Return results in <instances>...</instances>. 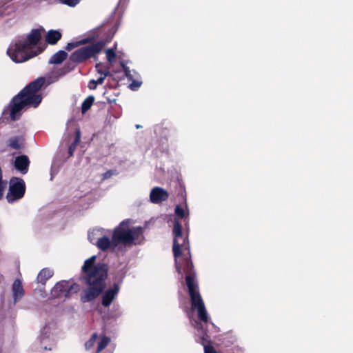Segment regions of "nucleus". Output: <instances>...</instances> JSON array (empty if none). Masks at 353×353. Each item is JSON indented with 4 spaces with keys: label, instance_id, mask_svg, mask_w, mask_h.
<instances>
[{
    "label": "nucleus",
    "instance_id": "nucleus-30",
    "mask_svg": "<svg viewBox=\"0 0 353 353\" xmlns=\"http://www.w3.org/2000/svg\"><path fill=\"white\" fill-rule=\"evenodd\" d=\"M141 85V82L139 81H133L130 85V88L132 90H137Z\"/></svg>",
    "mask_w": 353,
    "mask_h": 353
},
{
    "label": "nucleus",
    "instance_id": "nucleus-14",
    "mask_svg": "<svg viewBox=\"0 0 353 353\" xmlns=\"http://www.w3.org/2000/svg\"><path fill=\"white\" fill-rule=\"evenodd\" d=\"M24 295V290L22 287V284L20 280L17 279L14 281L12 285V296L14 299V303H16Z\"/></svg>",
    "mask_w": 353,
    "mask_h": 353
},
{
    "label": "nucleus",
    "instance_id": "nucleus-20",
    "mask_svg": "<svg viewBox=\"0 0 353 353\" xmlns=\"http://www.w3.org/2000/svg\"><path fill=\"white\" fill-rule=\"evenodd\" d=\"M65 297H68L73 294L77 293L80 290V286L75 283L67 281V288H65Z\"/></svg>",
    "mask_w": 353,
    "mask_h": 353
},
{
    "label": "nucleus",
    "instance_id": "nucleus-6",
    "mask_svg": "<svg viewBox=\"0 0 353 353\" xmlns=\"http://www.w3.org/2000/svg\"><path fill=\"white\" fill-rule=\"evenodd\" d=\"M26 192V184L22 179L12 177L10 180L9 190L6 194V199L9 203H14L21 199Z\"/></svg>",
    "mask_w": 353,
    "mask_h": 353
},
{
    "label": "nucleus",
    "instance_id": "nucleus-28",
    "mask_svg": "<svg viewBox=\"0 0 353 353\" xmlns=\"http://www.w3.org/2000/svg\"><path fill=\"white\" fill-rule=\"evenodd\" d=\"M61 3L65 4L70 7H74L77 5L81 0H59Z\"/></svg>",
    "mask_w": 353,
    "mask_h": 353
},
{
    "label": "nucleus",
    "instance_id": "nucleus-11",
    "mask_svg": "<svg viewBox=\"0 0 353 353\" xmlns=\"http://www.w3.org/2000/svg\"><path fill=\"white\" fill-rule=\"evenodd\" d=\"M29 159L25 155H21L16 157L14 160L15 168L22 174L27 173L29 166Z\"/></svg>",
    "mask_w": 353,
    "mask_h": 353
},
{
    "label": "nucleus",
    "instance_id": "nucleus-24",
    "mask_svg": "<svg viewBox=\"0 0 353 353\" xmlns=\"http://www.w3.org/2000/svg\"><path fill=\"white\" fill-rule=\"evenodd\" d=\"M80 139H81V132H80L79 130H77L76 132L75 140H74V143L71 144V145L70 146L69 150H68V153H69L70 156L73 155V152H74L77 144L80 141Z\"/></svg>",
    "mask_w": 353,
    "mask_h": 353
},
{
    "label": "nucleus",
    "instance_id": "nucleus-22",
    "mask_svg": "<svg viewBox=\"0 0 353 353\" xmlns=\"http://www.w3.org/2000/svg\"><path fill=\"white\" fill-rule=\"evenodd\" d=\"M9 146L13 149H19L23 145L21 137H14L9 140Z\"/></svg>",
    "mask_w": 353,
    "mask_h": 353
},
{
    "label": "nucleus",
    "instance_id": "nucleus-8",
    "mask_svg": "<svg viewBox=\"0 0 353 353\" xmlns=\"http://www.w3.org/2000/svg\"><path fill=\"white\" fill-rule=\"evenodd\" d=\"M196 328L198 331V334L200 336V338L202 341V344L204 347L205 353H216V351L211 347L206 345L209 342V336L205 333V330L203 329L202 325L201 323L196 322Z\"/></svg>",
    "mask_w": 353,
    "mask_h": 353
},
{
    "label": "nucleus",
    "instance_id": "nucleus-18",
    "mask_svg": "<svg viewBox=\"0 0 353 353\" xmlns=\"http://www.w3.org/2000/svg\"><path fill=\"white\" fill-rule=\"evenodd\" d=\"M67 57V53L65 51L60 50L55 53L50 59L49 63L52 64H59Z\"/></svg>",
    "mask_w": 353,
    "mask_h": 353
},
{
    "label": "nucleus",
    "instance_id": "nucleus-19",
    "mask_svg": "<svg viewBox=\"0 0 353 353\" xmlns=\"http://www.w3.org/2000/svg\"><path fill=\"white\" fill-rule=\"evenodd\" d=\"M87 59L82 48L74 52L70 57V59L74 62H81Z\"/></svg>",
    "mask_w": 353,
    "mask_h": 353
},
{
    "label": "nucleus",
    "instance_id": "nucleus-25",
    "mask_svg": "<svg viewBox=\"0 0 353 353\" xmlns=\"http://www.w3.org/2000/svg\"><path fill=\"white\" fill-rule=\"evenodd\" d=\"M94 101V97L90 96L88 97L82 103V112L84 113L88 110Z\"/></svg>",
    "mask_w": 353,
    "mask_h": 353
},
{
    "label": "nucleus",
    "instance_id": "nucleus-13",
    "mask_svg": "<svg viewBox=\"0 0 353 353\" xmlns=\"http://www.w3.org/2000/svg\"><path fill=\"white\" fill-rule=\"evenodd\" d=\"M67 281H61L56 283L51 290V296L53 298L65 296Z\"/></svg>",
    "mask_w": 353,
    "mask_h": 353
},
{
    "label": "nucleus",
    "instance_id": "nucleus-3",
    "mask_svg": "<svg viewBox=\"0 0 353 353\" xmlns=\"http://www.w3.org/2000/svg\"><path fill=\"white\" fill-rule=\"evenodd\" d=\"M97 256H92L86 259L82 266V272L88 288L83 290L81 300L90 302L97 298L105 287L108 266L103 263H97Z\"/></svg>",
    "mask_w": 353,
    "mask_h": 353
},
{
    "label": "nucleus",
    "instance_id": "nucleus-9",
    "mask_svg": "<svg viewBox=\"0 0 353 353\" xmlns=\"http://www.w3.org/2000/svg\"><path fill=\"white\" fill-rule=\"evenodd\" d=\"M119 290V288L117 285H114L112 288L107 290L103 294L102 305L108 307L117 295Z\"/></svg>",
    "mask_w": 353,
    "mask_h": 353
},
{
    "label": "nucleus",
    "instance_id": "nucleus-4",
    "mask_svg": "<svg viewBox=\"0 0 353 353\" xmlns=\"http://www.w3.org/2000/svg\"><path fill=\"white\" fill-rule=\"evenodd\" d=\"M54 80H46L41 77L30 83L26 86L12 102L10 108V117L12 120L18 119L21 115V111L29 107H37L42 100L41 88L46 84L48 85Z\"/></svg>",
    "mask_w": 353,
    "mask_h": 353
},
{
    "label": "nucleus",
    "instance_id": "nucleus-1",
    "mask_svg": "<svg viewBox=\"0 0 353 353\" xmlns=\"http://www.w3.org/2000/svg\"><path fill=\"white\" fill-rule=\"evenodd\" d=\"M173 234V252L176 270L180 274H186L185 283L190 296L192 310L197 311L200 321L207 323L209 317L192 270L188 241L187 236L183 235L181 225L176 220L174 224Z\"/></svg>",
    "mask_w": 353,
    "mask_h": 353
},
{
    "label": "nucleus",
    "instance_id": "nucleus-31",
    "mask_svg": "<svg viewBox=\"0 0 353 353\" xmlns=\"http://www.w3.org/2000/svg\"><path fill=\"white\" fill-rule=\"evenodd\" d=\"M77 46L76 43H69L66 46V50H70Z\"/></svg>",
    "mask_w": 353,
    "mask_h": 353
},
{
    "label": "nucleus",
    "instance_id": "nucleus-15",
    "mask_svg": "<svg viewBox=\"0 0 353 353\" xmlns=\"http://www.w3.org/2000/svg\"><path fill=\"white\" fill-rule=\"evenodd\" d=\"M53 275V271L49 268L42 269L37 276V281L44 285L48 279L52 277Z\"/></svg>",
    "mask_w": 353,
    "mask_h": 353
},
{
    "label": "nucleus",
    "instance_id": "nucleus-17",
    "mask_svg": "<svg viewBox=\"0 0 353 353\" xmlns=\"http://www.w3.org/2000/svg\"><path fill=\"white\" fill-rule=\"evenodd\" d=\"M61 34L60 32L51 30L47 33L46 41L48 43L54 44L61 39Z\"/></svg>",
    "mask_w": 353,
    "mask_h": 353
},
{
    "label": "nucleus",
    "instance_id": "nucleus-33",
    "mask_svg": "<svg viewBox=\"0 0 353 353\" xmlns=\"http://www.w3.org/2000/svg\"><path fill=\"white\" fill-rule=\"evenodd\" d=\"M129 72H130V71H129V70H125V74H126V75H127L128 77L129 76V74H128Z\"/></svg>",
    "mask_w": 353,
    "mask_h": 353
},
{
    "label": "nucleus",
    "instance_id": "nucleus-27",
    "mask_svg": "<svg viewBox=\"0 0 353 353\" xmlns=\"http://www.w3.org/2000/svg\"><path fill=\"white\" fill-rule=\"evenodd\" d=\"M106 58L109 63H112L115 61L116 54L114 53V49H108L105 51Z\"/></svg>",
    "mask_w": 353,
    "mask_h": 353
},
{
    "label": "nucleus",
    "instance_id": "nucleus-16",
    "mask_svg": "<svg viewBox=\"0 0 353 353\" xmlns=\"http://www.w3.org/2000/svg\"><path fill=\"white\" fill-rule=\"evenodd\" d=\"M174 211L176 215L181 219H186L189 216V210L186 202L183 205H176Z\"/></svg>",
    "mask_w": 353,
    "mask_h": 353
},
{
    "label": "nucleus",
    "instance_id": "nucleus-10",
    "mask_svg": "<svg viewBox=\"0 0 353 353\" xmlns=\"http://www.w3.org/2000/svg\"><path fill=\"white\" fill-rule=\"evenodd\" d=\"M105 44L103 41H99L91 45L83 47L82 48L87 58L89 59L98 54L103 48Z\"/></svg>",
    "mask_w": 353,
    "mask_h": 353
},
{
    "label": "nucleus",
    "instance_id": "nucleus-5",
    "mask_svg": "<svg viewBox=\"0 0 353 353\" xmlns=\"http://www.w3.org/2000/svg\"><path fill=\"white\" fill-rule=\"evenodd\" d=\"M40 38L41 31L33 30L28 39H19L12 42L8 48V55L16 63H21L37 56L41 52L37 46Z\"/></svg>",
    "mask_w": 353,
    "mask_h": 353
},
{
    "label": "nucleus",
    "instance_id": "nucleus-29",
    "mask_svg": "<svg viewBox=\"0 0 353 353\" xmlns=\"http://www.w3.org/2000/svg\"><path fill=\"white\" fill-rule=\"evenodd\" d=\"M96 69L100 76L103 75V73H106V77L109 74V70L108 69H103L101 64H97Z\"/></svg>",
    "mask_w": 353,
    "mask_h": 353
},
{
    "label": "nucleus",
    "instance_id": "nucleus-32",
    "mask_svg": "<svg viewBox=\"0 0 353 353\" xmlns=\"http://www.w3.org/2000/svg\"><path fill=\"white\" fill-rule=\"evenodd\" d=\"M117 31V29L116 28H112L111 30V37L109 39V40H110L112 39V37H113V35L114 34V33L116 32Z\"/></svg>",
    "mask_w": 353,
    "mask_h": 353
},
{
    "label": "nucleus",
    "instance_id": "nucleus-7",
    "mask_svg": "<svg viewBox=\"0 0 353 353\" xmlns=\"http://www.w3.org/2000/svg\"><path fill=\"white\" fill-rule=\"evenodd\" d=\"M169 194L164 189L155 187L152 189L150 194V200L152 203H159L168 199Z\"/></svg>",
    "mask_w": 353,
    "mask_h": 353
},
{
    "label": "nucleus",
    "instance_id": "nucleus-23",
    "mask_svg": "<svg viewBox=\"0 0 353 353\" xmlns=\"http://www.w3.org/2000/svg\"><path fill=\"white\" fill-rule=\"evenodd\" d=\"M106 77V73H103V75L100 76L97 80L92 79L88 83V88L90 89H95L97 85L102 84L104 79Z\"/></svg>",
    "mask_w": 353,
    "mask_h": 353
},
{
    "label": "nucleus",
    "instance_id": "nucleus-34",
    "mask_svg": "<svg viewBox=\"0 0 353 353\" xmlns=\"http://www.w3.org/2000/svg\"><path fill=\"white\" fill-rule=\"evenodd\" d=\"M81 43H86V41L83 40V41H81Z\"/></svg>",
    "mask_w": 353,
    "mask_h": 353
},
{
    "label": "nucleus",
    "instance_id": "nucleus-12",
    "mask_svg": "<svg viewBox=\"0 0 353 353\" xmlns=\"http://www.w3.org/2000/svg\"><path fill=\"white\" fill-rule=\"evenodd\" d=\"M57 326L54 323H49L46 324L41 329L40 335L39 336V340L41 341V343H42V341L46 339H50V337L53 334Z\"/></svg>",
    "mask_w": 353,
    "mask_h": 353
},
{
    "label": "nucleus",
    "instance_id": "nucleus-2",
    "mask_svg": "<svg viewBox=\"0 0 353 353\" xmlns=\"http://www.w3.org/2000/svg\"><path fill=\"white\" fill-rule=\"evenodd\" d=\"M130 221L124 220L112 231L94 228L88 232V239L103 252H123L126 248L141 244L144 239L141 227H130Z\"/></svg>",
    "mask_w": 353,
    "mask_h": 353
},
{
    "label": "nucleus",
    "instance_id": "nucleus-21",
    "mask_svg": "<svg viewBox=\"0 0 353 353\" xmlns=\"http://www.w3.org/2000/svg\"><path fill=\"white\" fill-rule=\"evenodd\" d=\"M110 339L108 336H103L101 337L99 341L98 342L97 353H99L101 352L107 345L110 343Z\"/></svg>",
    "mask_w": 353,
    "mask_h": 353
},
{
    "label": "nucleus",
    "instance_id": "nucleus-26",
    "mask_svg": "<svg viewBox=\"0 0 353 353\" xmlns=\"http://www.w3.org/2000/svg\"><path fill=\"white\" fill-rule=\"evenodd\" d=\"M98 336L97 334H93L90 339L85 343V346L87 350H90L93 347L97 341Z\"/></svg>",
    "mask_w": 353,
    "mask_h": 353
}]
</instances>
